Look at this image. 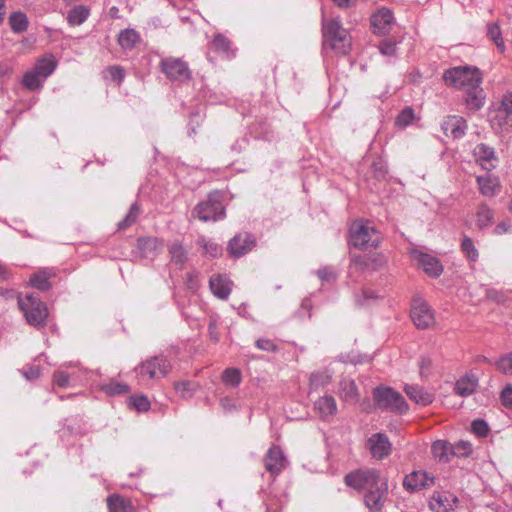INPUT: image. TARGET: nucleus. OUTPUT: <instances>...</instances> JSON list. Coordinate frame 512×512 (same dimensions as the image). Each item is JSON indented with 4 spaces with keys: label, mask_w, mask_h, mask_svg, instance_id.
<instances>
[{
    "label": "nucleus",
    "mask_w": 512,
    "mask_h": 512,
    "mask_svg": "<svg viewBox=\"0 0 512 512\" xmlns=\"http://www.w3.org/2000/svg\"><path fill=\"white\" fill-rule=\"evenodd\" d=\"M373 398L380 409L404 414L409 408L405 398L391 387H376L373 390Z\"/></svg>",
    "instance_id": "nucleus-7"
},
{
    "label": "nucleus",
    "mask_w": 512,
    "mask_h": 512,
    "mask_svg": "<svg viewBox=\"0 0 512 512\" xmlns=\"http://www.w3.org/2000/svg\"><path fill=\"white\" fill-rule=\"evenodd\" d=\"M487 35L495 43L498 50L503 53L505 51V44L502 38L500 27L497 23H491L487 26Z\"/></svg>",
    "instance_id": "nucleus-37"
},
{
    "label": "nucleus",
    "mask_w": 512,
    "mask_h": 512,
    "mask_svg": "<svg viewBox=\"0 0 512 512\" xmlns=\"http://www.w3.org/2000/svg\"><path fill=\"white\" fill-rule=\"evenodd\" d=\"M12 73V67L6 62H0V76H7Z\"/></svg>",
    "instance_id": "nucleus-64"
},
{
    "label": "nucleus",
    "mask_w": 512,
    "mask_h": 512,
    "mask_svg": "<svg viewBox=\"0 0 512 512\" xmlns=\"http://www.w3.org/2000/svg\"><path fill=\"white\" fill-rule=\"evenodd\" d=\"M366 447L373 458L382 460L388 457L392 451V444L384 433L372 434L366 442Z\"/></svg>",
    "instance_id": "nucleus-13"
},
{
    "label": "nucleus",
    "mask_w": 512,
    "mask_h": 512,
    "mask_svg": "<svg viewBox=\"0 0 512 512\" xmlns=\"http://www.w3.org/2000/svg\"><path fill=\"white\" fill-rule=\"evenodd\" d=\"M208 331H209V336H210L211 340H213L215 343H217L219 341V332L217 329L216 322L214 320L210 321L209 326H208Z\"/></svg>",
    "instance_id": "nucleus-61"
},
{
    "label": "nucleus",
    "mask_w": 512,
    "mask_h": 512,
    "mask_svg": "<svg viewBox=\"0 0 512 512\" xmlns=\"http://www.w3.org/2000/svg\"><path fill=\"white\" fill-rule=\"evenodd\" d=\"M340 398L347 403H357L360 395L354 380L343 379L340 382Z\"/></svg>",
    "instance_id": "nucleus-26"
},
{
    "label": "nucleus",
    "mask_w": 512,
    "mask_h": 512,
    "mask_svg": "<svg viewBox=\"0 0 512 512\" xmlns=\"http://www.w3.org/2000/svg\"><path fill=\"white\" fill-rule=\"evenodd\" d=\"M53 382L59 387H67L69 385V375L63 371H57L53 375Z\"/></svg>",
    "instance_id": "nucleus-57"
},
{
    "label": "nucleus",
    "mask_w": 512,
    "mask_h": 512,
    "mask_svg": "<svg viewBox=\"0 0 512 512\" xmlns=\"http://www.w3.org/2000/svg\"><path fill=\"white\" fill-rule=\"evenodd\" d=\"M411 319L418 329H429L436 323L434 311L425 300L419 297L413 300Z\"/></svg>",
    "instance_id": "nucleus-9"
},
{
    "label": "nucleus",
    "mask_w": 512,
    "mask_h": 512,
    "mask_svg": "<svg viewBox=\"0 0 512 512\" xmlns=\"http://www.w3.org/2000/svg\"><path fill=\"white\" fill-rule=\"evenodd\" d=\"M107 506L109 512H134L131 501L118 494H112L107 498Z\"/></svg>",
    "instance_id": "nucleus-27"
},
{
    "label": "nucleus",
    "mask_w": 512,
    "mask_h": 512,
    "mask_svg": "<svg viewBox=\"0 0 512 512\" xmlns=\"http://www.w3.org/2000/svg\"><path fill=\"white\" fill-rule=\"evenodd\" d=\"M472 452V446L469 442L459 441L451 445V454L457 457H466Z\"/></svg>",
    "instance_id": "nucleus-47"
},
{
    "label": "nucleus",
    "mask_w": 512,
    "mask_h": 512,
    "mask_svg": "<svg viewBox=\"0 0 512 512\" xmlns=\"http://www.w3.org/2000/svg\"><path fill=\"white\" fill-rule=\"evenodd\" d=\"M406 395L416 404L427 406L434 400L432 393L426 391L423 387L406 384L404 387Z\"/></svg>",
    "instance_id": "nucleus-24"
},
{
    "label": "nucleus",
    "mask_w": 512,
    "mask_h": 512,
    "mask_svg": "<svg viewBox=\"0 0 512 512\" xmlns=\"http://www.w3.org/2000/svg\"><path fill=\"white\" fill-rule=\"evenodd\" d=\"M57 61L53 55H47L37 60L34 69L37 73L46 80L56 69Z\"/></svg>",
    "instance_id": "nucleus-28"
},
{
    "label": "nucleus",
    "mask_w": 512,
    "mask_h": 512,
    "mask_svg": "<svg viewBox=\"0 0 512 512\" xmlns=\"http://www.w3.org/2000/svg\"><path fill=\"white\" fill-rule=\"evenodd\" d=\"M381 240L380 233L368 221L356 220L350 227V244L354 247L375 248Z\"/></svg>",
    "instance_id": "nucleus-5"
},
{
    "label": "nucleus",
    "mask_w": 512,
    "mask_h": 512,
    "mask_svg": "<svg viewBox=\"0 0 512 512\" xmlns=\"http://www.w3.org/2000/svg\"><path fill=\"white\" fill-rule=\"evenodd\" d=\"M501 401L507 408H512V386H506L501 393Z\"/></svg>",
    "instance_id": "nucleus-59"
},
{
    "label": "nucleus",
    "mask_w": 512,
    "mask_h": 512,
    "mask_svg": "<svg viewBox=\"0 0 512 512\" xmlns=\"http://www.w3.org/2000/svg\"><path fill=\"white\" fill-rule=\"evenodd\" d=\"M433 457L441 462H448L451 454V444L445 440H437L431 446Z\"/></svg>",
    "instance_id": "nucleus-29"
},
{
    "label": "nucleus",
    "mask_w": 512,
    "mask_h": 512,
    "mask_svg": "<svg viewBox=\"0 0 512 512\" xmlns=\"http://www.w3.org/2000/svg\"><path fill=\"white\" fill-rule=\"evenodd\" d=\"M466 94L467 97L465 99V102L468 109L472 111H478L483 107L485 96L483 93V89L481 88V85L478 86V88H475V90L466 92Z\"/></svg>",
    "instance_id": "nucleus-31"
},
{
    "label": "nucleus",
    "mask_w": 512,
    "mask_h": 512,
    "mask_svg": "<svg viewBox=\"0 0 512 512\" xmlns=\"http://www.w3.org/2000/svg\"><path fill=\"white\" fill-rule=\"evenodd\" d=\"M445 83L465 92L475 90L482 83V73L474 66H456L443 74Z\"/></svg>",
    "instance_id": "nucleus-2"
},
{
    "label": "nucleus",
    "mask_w": 512,
    "mask_h": 512,
    "mask_svg": "<svg viewBox=\"0 0 512 512\" xmlns=\"http://www.w3.org/2000/svg\"><path fill=\"white\" fill-rule=\"evenodd\" d=\"M196 386L197 385L194 382L181 381L175 383L174 388L182 398H189L194 394Z\"/></svg>",
    "instance_id": "nucleus-43"
},
{
    "label": "nucleus",
    "mask_w": 512,
    "mask_h": 512,
    "mask_svg": "<svg viewBox=\"0 0 512 512\" xmlns=\"http://www.w3.org/2000/svg\"><path fill=\"white\" fill-rule=\"evenodd\" d=\"M140 213V206L137 203L132 204L125 218L118 223V229L124 230L133 225Z\"/></svg>",
    "instance_id": "nucleus-38"
},
{
    "label": "nucleus",
    "mask_w": 512,
    "mask_h": 512,
    "mask_svg": "<svg viewBox=\"0 0 512 512\" xmlns=\"http://www.w3.org/2000/svg\"><path fill=\"white\" fill-rule=\"evenodd\" d=\"M198 244L203 247L206 253H209L212 257H216L220 253V247L213 242H209L205 239V237H200L198 239Z\"/></svg>",
    "instance_id": "nucleus-53"
},
{
    "label": "nucleus",
    "mask_w": 512,
    "mask_h": 512,
    "mask_svg": "<svg viewBox=\"0 0 512 512\" xmlns=\"http://www.w3.org/2000/svg\"><path fill=\"white\" fill-rule=\"evenodd\" d=\"M105 73L107 78L117 83H120L124 78L123 69L119 66H110L106 69Z\"/></svg>",
    "instance_id": "nucleus-55"
},
{
    "label": "nucleus",
    "mask_w": 512,
    "mask_h": 512,
    "mask_svg": "<svg viewBox=\"0 0 512 512\" xmlns=\"http://www.w3.org/2000/svg\"><path fill=\"white\" fill-rule=\"evenodd\" d=\"M222 381L226 385L237 387L241 382V372L237 368H227L222 373Z\"/></svg>",
    "instance_id": "nucleus-42"
},
{
    "label": "nucleus",
    "mask_w": 512,
    "mask_h": 512,
    "mask_svg": "<svg viewBox=\"0 0 512 512\" xmlns=\"http://www.w3.org/2000/svg\"><path fill=\"white\" fill-rule=\"evenodd\" d=\"M90 15V10L84 5L73 7L67 14V22L71 26L83 24Z\"/></svg>",
    "instance_id": "nucleus-30"
},
{
    "label": "nucleus",
    "mask_w": 512,
    "mask_h": 512,
    "mask_svg": "<svg viewBox=\"0 0 512 512\" xmlns=\"http://www.w3.org/2000/svg\"><path fill=\"white\" fill-rule=\"evenodd\" d=\"M161 71L172 81L190 79L191 73L187 64L179 58H165L160 62Z\"/></svg>",
    "instance_id": "nucleus-10"
},
{
    "label": "nucleus",
    "mask_w": 512,
    "mask_h": 512,
    "mask_svg": "<svg viewBox=\"0 0 512 512\" xmlns=\"http://www.w3.org/2000/svg\"><path fill=\"white\" fill-rule=\"evenodd\" d=\"M435 478L426 471H413L403 480L404 487L409 491H420L434 485Z\"/></svg>",
    "instance_id": "nucleus-17"
},
{
    "label": "nucleus",
    "mask_w": 512,
    "mask_h": 512,
    "mask_svg": "<svg viewBox=\"0 0 512 512\" xmlns=\"http://www.w3.org/2000/svg\"><path fill=\"white\" fill-rule=\"evenodd\" d=\"M497 369L503 374H512V352L502 356L496 363Z\"/></svg>",
    "instance_id": "nucleus-49"
},
{
    "label": "nucleus",
    "mask_w": 512,
    "mask_h": 512,
    "mask_svg": "<svg viewBox=\"0 0 512 512\" xmlns=\"http://www.w3.org/2000/svg\"><path fill=\"white\" fill-rule=\"evenodd\" d=\"M394 23V16L390 9L381 8L371 17V25L374 33L379 35H386L391 31Z\"/></svg>",
    "instance_id": "nucleus-16"
},
{
    "label": "nucleus",
    "mask_w": 512,
    "mask_h": 512,
    "mask_svg": "<svg viewBox=\"0 0 512 512\" xmlns=\"http://www.w3.org/2000/svg\"><path fill=\"white\" fill-rule=\"evenodd\" d=\"M323 45L339 54L346 55L351 49V37L339 18L322 20Z\"/></svg>",
    "instance_id": "nucleus-1"
},
{
    "label": "nucleus",
    "mask_w": 512,
    "mask_h": 512,
    "mask_svg": "<svg viewBox=\"0 0 512 512\" xmlns=\"http://www.w3.org/2000/svg\"><path fill=\"white\" fill-rule=\"evenodd\" d=\"M103 390L106 394L110 396H115L128 393L130 389L129 386L126 384L111 381L110 383L103 386Z\"/></svg>",
    "instance_id": "nucleus-45"
},
{
    "label": "nucleus",
    "mask_w": 512,
    "mask_h": 512,
    "mask_svg": "<svg viewBox=\"0 0 512 512\" xmlns=\"http://www.w3.org/2000/svg\"><path fill=\"white\" fill-rule=\"evenodd\" d=\"M314 408L323 420H328L337 412V404L333 396L325 395L314 403Z\"/></svg>",
    "instance_id": "nucleus-23"
},
{
    "label": "nucleus",
    "mask_w": 512,
    "mask_h": 512,
    "mask_svg": "<svg viewBox=\"0 0 512 512\" xmlns=\"http://www.w3.org/2000/svg\"><path fill=\"white\" fill-rule=\"evenodd\" d=\"M139 41V34L134 29H124L118 36V43L123 49H132Z\"/></svg>",
    "instance_id": "nucleus-33"
},
{
    "label": "nucleus",
    "mask_w": 512,
    "mask_h": 512,
    "mask_svg": "<svg viewBox=\"0 0 512 512\" xmlns=\"http://www.w3.org/2000/svg\"><path fill=\"white\" fill-rule=\"evenodd\" d=\"M31 285L41 291L50 289L49 275L45 271H39L30 278Z\"/></svg>",
    "instance_id": "nucleus-39"
},
{
    "label": "nucleus",
    "mask_w": 512,
    "mask_h": 512,
    "mask_svg": "<svg viewBox=\"0 0 512 512\" xmlns=\"http://www.w3.org/2000/svg\"><path fill=\"white\" fill-rule=\"evenodd\" d=\"M509 229H510V225L506 222H501L499 223L495 228H494V234L496 235H502V234H505L507 232H509Z\"/></svg>",
    "instance_id": "nucleus-63"
},
{
    "label": "nucleus",
    "mask_w": 512,
    "mask_h": 512,
    "mask_svg": "<svg viewBox=\"0 0 512 512\" xmlns=\"http://www.w3.org/2000/svg\"><path fill=\"white\" fill-rule=\"evenodd\" d=\"M212 46L216 51L229 55L231 49V42L223 34H216L212 41Z\"/></svg>",
    "instance_id": "nucleus-44"
},
{
    "label": "nucleus",
    "mask_w": 512,
    "mask_h": 512,
    "mask_svg": "<svg viewBox=\"0 0 512 512\" xmlns=\"http://www.w3.org/2000/svg\"><path fill=\"white\" fill-rule=\"evenodd\" d=\"M414 119V111L412 108H405L396 118V124L401 127L409 125Z\"/></svg>",
    "instance_id": "nucleus-51"
},
{
    "label": "nucleus",
    "mask_w": 512,
    "mask_h": 512,
    "mask_svg": "<svg viewBox=\"0 0 512 512\" xmlns=\"http://www.w3.org/2000/svg\"><path fill=\"white\" fill-rule=\"evenodd\" d=\"M442 129L446 136L460 139L466 133L467 123L466 120L460 116H449L442 123Z\"/></svg>",
    "instance_id": "nucleus-19"
},
{
    "label": "nucleus",
    "mask_w": 512,
    "mask_h": 512,
    "mask_svg": "<svg viewBox=\"0 0 512 512\" xmlns=\"http://www.w3.org/2000/svg\"><path fill=\"white\" fill-rule=\"evenodd\" d=\"M255 238L249 233L234 236L228 245L230 253L235 257H241L255 246Z\"/></svg>",
    "instance_id": "nucleus-18"
},
{
    "label": "nucleus",
    "mask_w": 512,
    "mask_h": 512,
    "mask_svg": "<svg viewBox=\"0 0 512 512\" xmlns=\"http://www.w3.org/2000/svg\"><path fill=\"white\" fill-rule=\"evenodd\" d=\"M170 370V361L163 355L150 357L135 367L140 383L163 378Z\"/></svg>",
    "instance_id": "nucleus-6"
},
{
    "label": "nucleus",
    "mask_w": 512,
    "mask_h": 512,
    "mask_svg": "<svg viewBox=\"0 0 512 512\" xmlns=\"http://www.w3.org/2000/svg\"><path fill=\"white\" fill-rule=\"evenodd\" d=\"M458 504V498L449 492H434L429 502L434 512L454 511Z\"/></svg>",
    "instance_id": "nucleus-15"
},
{
    "label": "nucleus",
    "mask_w": 512,
    "mask_h": 512,
    "mask_svg": "<svg viewBox=\"0 0 512 512\" xmlns=\"http://www.w3.org/2000/svg\"><path fill=\"white\" fill-rule=\"evenodd\" d=\"M382 480L380 472L373 468L357 469L344 477V483L359 492L370 490Z\"/></svg>",
    "instance_id": "nucleus-8"
},
{
    "label": "nucleus",
    "mask_w": 512,
    "mask_h": 512,
    "mask_svg": "<svg viewBox=\"0 0 512 512\" xmlns=\"http://www.w3.org/2000/svg\"><path fill=\"white\" fill-rule=\"evenodd\" d=\"M474 156L476 161L479 162L484 169L491 170L492 168H495L497 163L495 151L487 144H478L474 149Z\"/></svg>",
    "instance_id": "nucleus-22"
},
{
    "label": "nucleus",
    "mask_w": 512,
    "mask_h": 512,
    "mask_svg": "<svg viewBox=\"0 0 512 512\" xmlns=\"http://www.w3.org/2000/svg\"><path fill=\"white\" fill-rule=\"evenodd\" d=\"M472 432L479 436V437H485L489 432V427L487 423L482 419H476L471 424Z\"/></svg>",
    "instance_id": "nucleus-52"
},
{
    "label": "nucleus",
    "mask_w": 512,
    "mask_h": 512,
    "mask_svg": "<svg viewBox=\"0 0 512 512\" xmlns=\"http://www.w3.org/2000/svg\"><path fill=\"white\" fill-rule=\"evenodd\" d=\"M171 261L177 265H183L187 259L186 250L179 241H174L168 247Z\"/></svg>",
    "instance_id": "nucleus-36"
},
{
    "label": "nucleus",
    "mask_w": 512,
    "mask_h": 512,
    "mask_svg": "<svg viewBox=\"0 0 512 512\" xmlns=\"http://www.w3.org/2000/svg\"><path fill=\"white\" fill-rule=\"evenodd\" d=\"M317 275L322 281H330L336 278L335 271L330 267H324L319 269L317 271Z\"/></svg>",
    "instance_id": "nucleus-58"
},
{
    "label": "nucleus",
    "mask_w": 512,
    "mask_h": 512,
    "mask_svg": "<svg viewBox=\"0 0 512 512\" xmlns=\"http://www.w3.org/2000/svg\"><path fill=\"white\" fill-rule=\"evenodd\" d=\"M192 215L202 222H215L224 219L226 212L223 205V194L218 190L208 193L206 199L194 207Z\"/></svg>",
    "instance_id": "nucleus-3"
},
{
    "label": "nucleus",
    "mask_w": 512,
    "mask_h": 512,
    "mask_svg": "<svg viewBox=\"0 0 512 512\" xmlns=\"http://www.w3.org/2000/svg\"><path fill=\"white\" fill-rule=\"evenodd\" d=\"M44 78H42L37 71L32 68L28 72H26L22 79V84L29 90L39 89L44 82Z\"/></svg>",
    "instance_id": "nucleus-35"
},
{
    "label": "nucleus",
    "mask_w": 512,
    "mask_h": 512,
    "mask_svg": "<svg viewBox=\"0 0 512 512\" xmlns=\"http://www.w3.org/2000/svg\"><path fill=\"white\" fill-rule=\"evenodd\" d=\"M256 347L263 351L276 352L277 346L270 339L261 338L256 341Z\"/></svg>",
    "instance_id": "nucleus-56"
},
{
    "label": "nucleus",
    "mask_w": 512,
    "mask_h": 512,
    "mask_svg": "<svg viewBox=\"0 0 512 512\" xmlns=\"http://www.w3.org/2000/svg\"><path fill=\"white\" fill-rule=\"evenodd\" d=\"M476 217L478 228L484 229L492 224L494 215L493 211L486 204H481L478 207Z\"/></svg>",
    "instance_id": "nucleus-34"
},
{
    "label": "nucleus",
    "mask_w": 512,
    "mask_h": 512,
    "mask_svg": "<svg viewBox=\"0 0 512 512\" xmlns=\"http://www.w3.org/2000/svg\"><path fill=\"white\" fill-rule=\"evenodd\" d=\"M461 250L470 261H473V262L477 261V259L479 257L478 250L475 247L474 242L470 237H468V236L463 237L462 242H461Z\"/></svg>",
    "instance_id": "nucleus-41"
},
{
    "label": "nucleus",
    "mask_w": 512,
    "mask_h": 512,
    "mask_svg": "<svg viewBox=\"0 0 512 512\" xmlns=\"http://www.w3.org/2000/svg\"><path fill=\"white\" fill-rule=\"evenodd\" d=\"M209 287L214 296L225 300L232 290L231 280L224 275H213L209 280Z\"/></svg>",
    "instance_id": "nucleus-20"
},
{
    "label": "nucleus",
    "mask_w": 512,
    "mask_h": 512,
    "mask_svg": "<svg viewBox=\"0 0 512 512\" xmlns=\"http://www.w3.org/2000/svg\"><path fill=\"white\" fill-rule=\"evenodd\" d=\"M411 258L416 262L417 266L422 269L428 276L437 278L443 272V265L440 260L433 255L424 253L417 249L410 252Z\"/></svg>",
    "instance_id": "nucleus-11"
},
{
    "label": "nucleus",
    "mask_w": 512,
    "mask_h": 512,
    "mask_svg": "<svg viewBox=\"0 0 512 512\" xmlns=\"http://www.w3.org/2000/svg\"><path fill=\"white\" fill-rule=\"evenodd\" d=\"M18 306L23 312L27 323L35 328L46 326L48 308L45 302L32 294L25 297L18 296Z\"/></svg>",
    "instance_id": "nucleus-4"
},
{
    "label": "nucleus",
    "mask_w": 512,
    "mask_h": 512,
    "mask_svg": "<svg viewBox=\"0 0 512 512\" xmlns=\"http://www.w3.org/2000/svg\"><path fill=\"white\" fill-rule=\"evenodd\" d=\"M388 494V484L385 479L364 493V504L371 512H380Z\"/></svg>",
    "instance_id": "nucleus-12"
},
{
    "label": "nucleus",
    "mask_w": 512,
    "mask_h": 512,
    "mask_svg": "<svg viewBox=\"0 0 512 512\" xmlns=\"http://www.w3.org/2000/svg\"><path fill=\"white\" fill-rule=\"evenodd\" d=\"M512 116H510L509 114H506V112L500 107L495 115L492 117L491 119V123L493 126H498L500 128L504 127V126H509L511 125L510 123V118Z\"/></svg>",
    "instance_id": "nucleus-48"
},
{
    "label": "nucleus",
    "mask_w": 512,
    "mask_h": 512,
    "mask_svg": "<svg viewBox=\"0 0 512 512\" xmlns=\"http://www.w3.org/2000/svg\"><path fill=\"white\" fill-rule=\"evenodd\" d=\"M396 49V42L391 39L384 40L379 44V51L384 56L395 55Z\"/></svg>",
    "instance_id": "nucleus-54"
},
{
    "label": "nucleus",
    "mask_w": 512,
    "mask_h": 512,
    "mask_svg": "<svg viewBox=\"0 0 512 512\" xmlns=\"http://www.w3.org/2000/svg\"><path fill=\"white\" fill-rule=\"evenodd\" d=\"M129 405L139 412H146L150 409V401L144 395L130 397Z\"/></svg>",
    "instance_id": "nucleus-46"
},
{
    "label": "nucleus",
    "mask_w": 512,
    "mask_h": 512,
    "mask_svg": "<svg viewBox=\"0 0 512 512\" xmlns=\"http://www.w3.org/2000/svg\"><path fill=\"white\" fill-rule=\"evenodd\" d=\"M9 24L11 30L14 33L19 34L27 30L29 21L25 13L21 11H15L9 16Z\"/></svg>",
    "instance_id": "nucleus-32"
},
{
    "label": "nucleus",
    "mask_w": 512,
    "mask_h": 512,
    "mask_svg": "<svg viewBox=\"0 0 512 512\" xmlns=\"http://www.w3.org/2000/svg\"><path fill=\"white\" fill-rule=\"evenodd\" d=\"M287 459L278 446H272L267 451L264 458L266 470L273 476L278 475L287 465Z\"/></svg>",
    "instance_id": "nucleus-14"
},
{
    "label": "nucleus",
    "mask_w": 512,
    "mask_h": 512,
    "mask_svg": "<svg viewBox=\"0 0 512 512\" xmlns=\"http://www.w3.org/2000/svg\"><path fill=\"white\" fill-rule=\"evenodd\" d=\"M500 107L506 112V114L512 116V92L503 97Z\"/></svg>",
    "instance_id": "nucleus-60"
},
{
    "label": "nucleus",
    "mask_w": 512,
    "mask_h": 512,
    "mask_svg": "<svg viewBox=\"0 0 512 512\" xmlns=\"http://www.w3.org/2000/svg\"><path fill=\"white\" fill-rule=\"evenodd\" d=\"M331 381V377L325 373H312L310 376V385L313 388H318L320 386H324L329 384Z\"/></svg>",
    "instance_id": "nucleus-50"
},
{
    "label": "nucleus",
    "mask_w": 512,
    "mask_h": 512,
    "mask_svg": "<svg viewBox=\"0 0 512 512\" xmlns=\"http://www.w3.org/2000/svg\"><path fill=\"white\" fill-rule=\"evenodd\" d=\"M362 295H363V299H360L358 297L356 298V302L359 305H364L365 302L369 299H377L378 298V296L371 290H363Z\"/></svg>",
    "instance_id": "nucleus-62"
},
{
    "label": "nucleus",
    "mask_w": 512,
    "mask_h": 512,
    "mask_svg": "<svg viewBox=\"0 0 512 512\" xmlns=\"http://www.w3.org/2000/svg\"><path fill=\"white\" fill-rule=\"evenodd\" d=\"M476 182L479 192L485 197H494L500 192L501 185L496 176L486 173L477 176Z\"/></svg>",
    "instance_id": "nucleus-21"
},
{
    "label": "nucleus",
    "mask_w": 512,
    "mask_h": 512,
    "mask_svg": "<svg viewBox=\"0 0 512 512\" xmlns=\"http://www.w3.org/2000/svg\"><path fill=\"white\" fill-rule=\"evenodd\" d=\"M478 386V378L473 374H467L455 383V392L461 397H467L475 392Z\"/></svg>",
    "instance_id": "nucleus-25"
},
{
    "label": "nucleus",
    "mask_w": 512,
    "mask_h": 512,
    "mask_svg": "<svg viewBox=\"0 0 512 512\" xmlns=\"http://www.w3.org/2000/svg\"><path fill=\"white\" fill-rule=\"evenodd\" d=\"M138 245L141 250L147 252H157L162 249V242L154 237H146L138 240Z\"/></svg>",
    "instance_id": "nucleus-40"
}]
</instances>
